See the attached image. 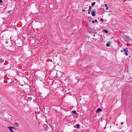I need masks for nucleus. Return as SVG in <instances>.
Wrapping results in <instances>:
<instances>
[{"instance_id": "5701e85b", "label": "nucleus", "mask_w": 132, "mask_h": 132, "mask_svg": "<svg viewBox=\"0 0 132 132\" xmlns=\"http://www.w3.org/2000/svg\"><path fill=\"white\" fill-rule=\"evenodd\" d=\"M104 5L105 6V7H108L107 5L106 4H105Z\"/></svg>"}, {"instance_id": "20e7f679", "label": "nucleus", "mask_w": 132, "mask_h": 132, "mask_svg": "<svg viewBox=\"0 0 132 132\" xmlns=\"http://www.w3.org/2000/svg\"><path fill=\"white\" fill-rule=\"evenodd\" d=\"M43 127L45 130H46L48 129V127L46 124H44L43 125Z\"/></svg>"}, {"instance_id": "bb28decb", "label": "nucleus", "mask_w": 132, "mask_h": 132, "mask_svg": "<svg viewBox=\"0 0 132 132\" xmlns=\"http://www.w3.org/2000/svg\"><path fill=\"white\" fill-rule=\"evenodd\" d=\"M116 125L118 126V124H117Z\"/></svg>"}, {"instance_id": "a878e982", "label": "nucleus", "mask_w": 132, "mask_h": 132, "mask_svg": "<svg viewBox=\"0 0 132 132\" xmlns=\"http://www.w3.org/2000/svg\"><path fill=\"white\" fill-rule=\"evenodd\" d=\"M120 51H121V52H123V50H121Z\"/></svg>"}, {"instance_id": "cd10ccee", "label": "nucleus", "mask_w": 132, "mask_h": 132, "mask_svg": "<svg viewBox=\"0 0 132 132\" xmlns=\"http://www.w3.org/2000/svg\"><path fill=\"white\" fill-rule=\"evenodd\" d=\"M95 36V35H94V36Z\"/></svg>"}, {"instance_id": "ddd939ff", "label": "nucleus", "mask_w": 132, "mask_h": 132, "mask_svg": "<svg viewBox=\"0 0 132 132\" xmlns=\"http://www.w3.org/2000/svg\"><path fill=\"white\" fill-rule=\"evenodd\" d=\"M72 113L74 114H76L77 113L76 112V111L75 110L73 111H72Z\"/></svg>"}, {"instance_id": "6ab92c4d", "label": "nucleus", "mask_w": 132, "mask_h": 132, "mask_svg": "<svg viewBox=\"0 0 132 132\" xmlns=\"http://www.w3.org/2000/svg\"><path fill=\"white\" fill-rule=\"evenodd\" d=\"M3 2V1L2 0H0V3Z\"/></svg>"}, {"instance_id": "b1692460", "label": "nucleus", "mask_w": 132, "mask_h": 132, "mask_svg": "<svg viewBox=\"0 0 132 132\" xmlns=\"http://www.w3.org/2000/svg\"><path fill=\"white\" fill-rule=\"evenodd\" d=\"M108 7H106V10H108Z\"/></svg>"}, {"instance_id": "9d476101", "label": "nucleus", "mask_w": 132, "mask_h": 132, "mask_svg": "<svg viewBox=\"0 0 132 132\" xmlns=\"http://www.w3.org/2000/svg\"><path fill=\"white\" fill-rule=\"evenodd\" d=\"M4 60L2 59V58H0V63H2L4 61Z\"/></svg>"}, {"instance_id": "c85d7f7f", "label": "nucleus", "mask_w": 132, "mask_h": 132, "mask_svg": "<svg viewBox=\"0 0 132 132\" xmlns=\"http://www.w3.org/2000/svg\"><path fill=\"white\" fill-rule=\"evenodd\" d=\"M14 0L15 1V0Z\"/></svg>"}, {"instance_id": "4be33fe9", "label": "nucleus", "mask_w": 132, "mask_h": 132, "mask_svg": "<svg viewBox=\"0 0 132 132\" xmlns=\"http://www.w3.org/2000/svg\"><path fill=\"white\" fill-rule=\"evenodd\" d=\"M92 22L93 23H95V21H93V20H92Z\"/></svg>"}, {"instance_id": "dca6fc26", "label": "nucleus", "mask_w": 132, "mask_h": 132, "mask_svg": "<svg viewBox=\"0 0 132 132\" xmlns=\"http://www.w3.org/2000/svg\"><path fill=\"white\" fill-rule=\"evenodd\" d=\"M15 125L17 127H18V125L19 124H18L17 123H15Z\"/></svg>"}, {"instance_id": "0eeeda50", "label": "nucleus", "mask_w": 132, "mask_h": 132, "mask_svg": "<svg viewBox=\"0 0 132 132\" xmlns=\"http://www.w3.org/2000/svg\"><path fill=\"white\" fill-rule=\"evenodd\" d=\"M87 29L88 31L89 32H92V29L91 28H90L89 27H88L87 28Z\"/></svg>"}, {"instance_id": "39448f33", "label": "nucleus", "mask_w": 132, "mask_h": 132, "mask_svg": "<svg viewBox=\"0 0 132 132\" xmlns=\"http://www.w3.org/2000/svg\"><path fill=\"white\" fill-rule=\"evenodd\" d=\"M91 14L93 16H95L96 15L95 11H94L93 10H92L91 11Z\"/></svg>"}, {"instance_id": "aec40b11", "label": "nucleus", "mask_w": 132, "mask_h": 132, "mask_svg": "<svg viewBox=\"0 0 132 132\" xmlns=\"http://www.w3.org/2000/svg\"><path fill=\"white\" fill-rule=\"evenodd\" d=\"M90 11H89L88 12V13L89 14H90Z\"/></svg>"}, {"instance_id": "f257e3e1", "label": "nucleus", "mask_w": 132, "mask_h": 132, "mask_svg": "<svg viewBox=\"0 0 132 132\" xmlns=\"http://www.w3.org/2000/svg\"><path fill=\"white\" fill-rule=\"evenodd\" d=\"M128 48H124L123 50V52H125V55H128Z\"/></svg>"}, {"instance_id": "4468645a", "label": "nucleus", "mask_w": 132, "mask_h": 132, "mask_svg": "<svg viewBox=\"0 0 132 132\" xmlns=\"http://www.w3.org/2000/svg\"><path fill=\"white\" fill-rule=\"evenodd\" d=\"M92 9V7L91 6H90L89 7V11H90Z\"/></svg>"}, {"instance_id": "f3484780", "label": "nucleus", "mask_w": 132, "mask_h": 132, "mask_svg": "<svg viewBox=\"0 0 132 132\" xmlns=\"http://www.w3.org/2000/svg\"><path fill=\"white\" fill-rule=\"evenodd\" d=\"M28 99L29 100H31V97H29L28 98Z\"/></svg>"}, {"instance_id": "f8f14e48", "label": "nucleus", "mask_w": 132, "mask_h": 132, "mask_svg": "<svg viewBox=\"0 0 132 132\" xmlns=\"http://www.w3.org/2000/svg\"><path fill=\"white\" fill-rule=\"evenodd\" d=\"M103 31L106 33H108V31L107 30L104 29Z\"/></svg>"}, {"instance_id": "a211bd4d", "label": "nucleus", "mask_w": 132, "mask_h": 132, "mask_svg": "<svg viewBox=\"0 0 132 132\" xmlns=\"http://www.w3.org/2000/svg\"><path fill=\"white\" fill-rule=\"evenodd\" d=\"M95 22H97V20H95Z\"/></svg>"}, {"instance_id": "9b49d317", "label": "nucleus", "mask_w": 132, "mask_h": 132, "mask_svg": "<svg viewBox=\"0 0 132 132\" xmlns=\"http://www.w3.org/2000/svg\"><path fill=\"white\" fill-rule=\"evenodd\" d=\"M95 2H93L92 3V4H91V5H92V6L93 7L95 5Z\"/></svg>"}, {"instance_id": "412c9836", "label": "nucleus", "mask_w": 132, "mask_h": 132, "mask_svg": "<svg viewBox=\"0 0 132 132\" xmlns=\"http://www.w3.org/2000/svg\"><path fill=\"white\" fill-rule=\"evenodd\" d=\"M85 11H86L85 10H84V9H82V11H83V12H85Z\"/></svg>"}, {"instance_id": "423d86ee", "label": "nucleus", "mask_w": 132, "mask_h": 132, "mask_svg": "<svg viewBox=\"0 0 132 132\" xmlns=\"http://www.w3.org/2000/svg\"><path fill=\"white\" fill-rule=\"evenodd\" d=\"M102 111V110L100 108H98L97 109L96 112L97 113H98L99 112H101Z\"/></svg>"}, {"instance_id": "7ed1b4c3", "label": "nucleus", "mask_w": 132, "mask_h": 132, "mask_svg": "<svg viewBox=\"0 0 132 132\" xmlns=\"http://www.w3.org/2000/svg\"><path fill=\"white\" fill-rule=\"evenodd\" d=\"M14 127H8L7 128L11 132H14V130H13V128Z\"/></svg>"}, {"instance_id": "1a4fd4ad", "label": "nucleus", "mask_w": 132, "mask_h": 132, "mask_svg": "<svg viewBox=\"0 0 132 132\" xmlns=\"http://www.w3.org/2000/svg\"><path fill=\"white\" fill-rule=\"evenodd\" d=\"M109 42L110 43H107L106 44V46L107 47H109L110 46V44H111L110 43V42Z\"/></svg>"}, {"instance_id": "393cba45", "label": "nucleus", "mask_w": 132, "mask_h": 132, "mask_svg": "<svg viewBox=\"0 0 132 132\" xmlns=\"http://www.w3.org/2000/svg\"><path fill=\"white\" fill-rule=\"evenodd\" d=\"M14 127V128H13V129H14V130H15V129H15V127Z\"/></svg>"}, {"instance_id": "f03ea898", "label": "nucleus", "mask_w": 132, "mask_h": 132, "mask_svg": "<svg viewBox=\"0 0 132 132\" xmlns=\"http://www.w3.org/2000/svg\"><path fill=\"white\" fill-rule=\"evenodd\" d=\"M130 37L128 36H126L124 39V40L125 41L128 42L130 40Z\"/></svg>"}, {"instance_id": "6e6552de", "label": "nucleus", "mask_w": 132, "mask_h": 132, "mask_svg": "<svg viewBox=\"0 0 132 132\" xmlns=\"http://www.w3.org/2000/svg\"><path fill=\"white\" fill-rule=\"evenodd\" d=\"M76 128L77 129H78L80 128V125L79 124H77L76 125Z\"/></svg>"}, {"instance_id": "2eb2a0df", "label": "nucleus", "mask_w": 132, "mask_h": 132, "mask_svg": "<svg viewBox=\"0 0 132 132\" xmlns=\"http://www.w3.org/2000/svg\"><path fill=\"white\" fill-rule=\"evenodd\" d=\"M100 21L102 22V23H103L104 22V20L102 18H101L100 19Z\"/></svg>"}]
</instances>
